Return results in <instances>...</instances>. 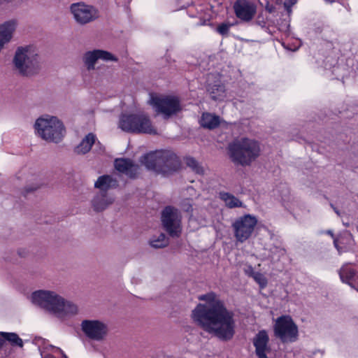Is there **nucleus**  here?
<instances>
[{
  "instance_id": "393cba45",
  "label": "nucleus",
  "mask_w": 358,
  "mask_h": 358,
  "mask_svg": "<svg viewBox=\"0 0 358 358\" xmlns=\"http://www.w3.org/2000/svg\"><path fill=\"white\" fill-rule=\"evenodd\" d=\"M208 91L210 92L213 99L220 100L224 96V87L222 85L215 84L212 86L209 85Z\"/></svg>"
},
{
  "instance_id": "b1692460",
  "label": "nucleus",
  "mask_w": 358,
  "mask_h": 358,
  "mask_svg": "<svg viewBox=\"0 0 358 358\" xmlns=\"http://www.w3.org/2000/svg\"><path fill=\"white\" fill-rule=\"evenodd\" d=\"M148 243L152 248L160 249L168 246L169 240L164 234L161 233L158 235L152 236L150 238Z\"/></svg>"
},
{
  "instance_id": "f257e3e1",
  "label": "nucleus",
  "mask_w": 358,
  "mask_h": 358,
  "mask_svg": "<svg viewBox=\"0 0 358 358\" xmlns=\"http://www.w3.org/2000/svg\"><path fill=\"white\" fill-rule=\"evenodd\" d=\"M198 299L205 303H199L192 310L194 322L203 330L220 340L231 339L235 334L234 313L213 292L200 295Z\"/></svg>"
},
{
  "instance_id": "412c9836",
  "label": "nucleus",
  "mask_w": 358,
  "mask_h": 358,
  "mask_svg": "<svg viewBox=\"0 0 358 358\" xmlns=\"http://www.w3.org/2000/svg\"><path fill=\"white\" fill-rule=\"evenodd\" d=\"M116 186H117V181L108 175L99 177L94 184V187L100 189V192H107L109 189L115 187Z\"/></svg>"
},
{
  "instance_id": "1a4fd4ad",
  "label": "nucleus",
  "mask_w": 358,
  "mask_h": 358,
  "mask_svg": "<svg viewBox=\"0 0 358 358\" xmlns=\"http://www.w3.org/2000/svg\"><path fill=\"white\" fill-rule=\"evenodd\" d=\"M257 224V217L250 214L237 218L232 224L234 234L236 241L243 243L250 238L255 231Z\"/></svg>"
},
{
  "instance_id": "20e7f679",
  "label": "nucleus",
  "mask_w": 358,
  "mask_h": 358,
  "mask_svg": "<svg viewBox=\"0 0 358 358\" xmlns=\"http://www.w3.org/2000/svg\"><path fill=\"white\" fill-rule=\"evenodd\" d=\"M228 150L231 160L242 166H250L260 154L258 142L248 138L235 140L229 145Z\"/></svg>"
},
{
  "instance_id": "72a5a7b5",
  "label": "nucleus",
  "mask_w": 358,
  "mask_h": 358,
  "mask_svg": "<svg viewBox=\"0 0 358 358\" xmlns=\"http://www.w3.org/2000/svg\"><path fill=\"white\" fill-rule=\"evenodd\" d=\"M38 188H39V185H35L34 187H27L26 189V191H27V192H34V191L36 190Z\"/></svg>"
},
{
  "instance_id": "a211bd4d",
  "label": "nucleus",
  "mask_w": 358,
  "mask_h": 358,
  "mask_svg": "<svg viewBox=\"0 0 358 358\" xmlns=\"http://www.w3.org/2000/svg\"><path fill=\"white\" fill-rule=\"evenodd\" d=\"M114 198L107 192H99L94 195L91 201V204L93 210L99 213L105 210L114 202Z\"/></svg>"
},
{
  "instance_id": "39448f33",
  "label": "nucleus",
  "mask_w": 358,
  "mask_h": 358,
  "mask_svg": "<svg viewBox=\"0 0 358 358\" xmlns=\"http://www.w3.org/2000/svg\"><path fill=\"white\" fill-rule=\"evenodd\" d=\"M141 162L147 169L163 175L171 174L180 166L178 157L170 151H156L149 153L143 157Z\"/></svg>"
},
{
  "instance_id": "f3484780",
  "label": "nucleus",
  "mask_w": 358,
  "mask_h": 358,
  "mask_svg": "<svg viewBox=\"0 0 358 358\" xmlns=\"http://www.w3.org/2000/svg\"><path fill=\"white\" fill-rule=\"evenodd\" d=\"M268 343V336L265 331H260L253 338V344L258 358H267L266 353L269 351Z\"/></svg>"
},
{
  "instance_id": "2f4dec72",
  "label": "nucleus",
  "mask_w": 358,
  "mask_h": 358,
  "mask_svg": "<svg viewBox=\"0 0 358 358\" xmlns=\"http://www.w3.org/2000/svg\"><path fill=\"white\" fill-rule=\"evenodd\" d=\"M296 0H285L284 2V7L288 13L291 12V8L296 4Z\"/></svg>"
},
{
  "instance_id": "9b49d317",
  "label": "nucleus",
  "mask_w": 358,
  "mask_h": 358,
  "mask_svg": "<svg viewBox=\"0 0 358 358\" xmlns=\"http://www.w3.org/2000/svg\"><path fill=\"white\" fill-rule=\"evenodd\" d=\"M80 327L88 338L97 342L105 341L109 332L108 324L98 320H85Z\"/></svg>"
},
{
  "instance_id": "473e14b6",
  "label": "nucleus",
  "mask_w": 358,
  "mask_h": 358,
  "mask_svg": "<svg viewBox=\"0 0 358 358\" xmlns=\"http://www.w3.org/2000/svg\"><path fill=\"white\" fill-rule=\"evenodd\" d=\"M182 209L186 212L192 211V206L189 199H186L182 202Z\"/></svg>"
},
{
  "instance_id": "e433bc0d",
  "label": "nucleus",
  "mask_w": 358,
  "mask_h": 358,
  "mask_svg": "<svg viewBox=\"0 0 358 358\" xmlns=\"http://www.w3.org/2000/svg\"><path fill=\"white\" fill-rule=\"evenodd\" d=\"M331 207L334 209V210L337 215H340L338 210L336 208H335L332 203H331Z\"/></svg>"
},
{
  "instance_id": "aec40b11",
  "label": "nucleus",
  "mask_w": 358,
  "mask_h": 358,
  "mask_svg": "<svg viewBox=\"0 0 358 358\" xmlns=\"http://www.w3.org/2000/svg\"><path fill=\"white\" fill-rule=\"evenodd\" d=\"M96 140V136L92 133H89L74 148V152L78 155H85L87 153L91 150L92 146L95 143Z\"/></svg>"
},
{
  "instance_id": "4be33fe9",
  "label": "nucleus",
  "mask_w": 358,
  "mask_h": 358,
  "mask_svg": "<svg viewBox=\"0 0 358 358\" xmlns=\"http://www.w3.org/2000/svg\"><path fill=\"white\" fill-rule=\"evenodd\" d=\"M220 117L211 113H203L200 120L201 125L209 129H213L220 124Z\"/></svg>"
},
{
  "instance_id": "dca6fc26",
  "label": "nucleus",
  "mask_w": 358,
  "mask_h": 358,
  "mask_svg": "<svg viewBox=\"0 0 358 358\" xmlns=\"http://www.w3.org/2000/svg\"><path fill=\"white\" fill-rule=\"evenodd\" d=\"M17 26L16 20H10L0 24V52L10 42Z\"/></svg>"
},
{
  "instance_id": "cd10ccee",
  "label": "nucleus",
  "mask_w": 358,
  "mask_h": 358,
  "mask_svg": "<svg viewBox=\"0 0 358 358\" xmlns=\"http://www.w3.org/2000/svg\"><path fill=\"white\" fill-rule=\"evenodd\" d=\"M1 335L3 338V339L9 341L13 345H17L20 348H22L23 341L17 334L1 332Z\"/></svg>"
},
{
  "instance_id": "a19ab883",
  "label": "nucleus",
  "mask_w": 358,
  "mask_h": 358,
  "mask_svg": "<svg viewBox=\"0 0 358 358\" xmlns=\"http://www.w3.org/2000/svg\"><path fill=\"white\" fill-rule=\"evenodd\" d=\"M62 355L63 358H68L67 356L64 352Z\"/></svg>"
},
{
  "instance_id": "2eb2a0df",
  "label": "nucleus",
  "mask_w": 358,
  "mask_h": 358,
  "mask_svg": "<svg viewBox=\"0 0 358 358\" xmlns=\"http://www.w3.org/2000/svg\"><path fill=\"white\" fill-rule=\"evenodd\" d=\"M236 16L245 22L251 20L256 13L255 5L247 0H238L234 5Z\"/></svg>"
},
{
  "instance_id": "f8f14e48",
  "label": "nucleus",
  "mask_w": 358,
  "mask_h": 358,
  "mask_svg": "<svg viewBox=\"0 0 358 358\" xmlns=\"http://www.w3.org/2000/svg\"><path fill=\"white\" fill-rule=\"evenodd\" d=\"M275 334L283 343L293 342L298 336V328L289 316H281L275 321Z\"/></svg>"
},
{
  "instance_id": "4468645a",
  "label": "nucleus",
  "mask_w": 358,
  "mask_h": 358,
  "mask_svg": "<svg viewBox=\"0 0 358 358\" xmlns=\"http://www.w3.org/2000/svg\"><path fill=\"white\" fill-rule=\"evenodd\" d=\"M99 59L103 62L118 61L117 57L111 52L101 49L87 51L83 54L82 57L84 66L89 71L96 69V64Z\"/></svg>"
},
{
  "instance_id": "0eeeda50",
  "label": "nucleus",
  "mask_w": 358,
  "mask_h": 358,
  "mask_svg": "<svg viewBox=\"0 0 358 358\" xmlns=\"http://www.w3.org/2000/svg\"><path fill=\"white\" fill-rule=\"evenodd\" d=\"M119 127L124 131L155 135L157 129L149 116L144 113L123 114L119 120Z\"/></svg>"
},
{
  "instance_id": "37998d69",
  "label": "nucleus",
  "mask_w": 358,
  "mask_h": 358,
  "mask_svg": "<svg viewBox=\"0 0 358 358\" xmlns=\"http://www.w3.org/2000/svg\"><path fill=\"white\" fill-rule=\"evenodd\" d=\"M357 196H358V194H357Z\"/></svg>"
},
{
  "instance_id": "a878e982",
  "label": "nucleus",
  "mask_w": 358,
  "mask_h": 358,
  "mask_svg": "<svg viewBox=\"0 0 358 358\" xmlns=\"http://www.w3.org/2000/svg\"><path fill=\"white\" fill-rule=\"evenodd\" d=\"M40 351L41 358H55L52 355V352H59L60 354H63V351L59 348L53 346L52 345H44Z\"/></svg>"
},
{
  "instance_id": "6ab92c4d",
  "label": "nucleus",
  "mask_w": 358,
  "mask_h": 358,
  "mask_svg": "<svg viewBox=\"0 0 358 358\" xmlns=\"http://www.w3.org/2000/svg\"><path fill=\"white\" fill-rule=\"evenodd\" d=\"M115 169L130 178H134L138 173V166L131 160L127 159H117L115 161Z\"/></svg>"
},
{
  "instance_id": "c9c22d12",
  "label": "nucleus",
  "mask_w": 358,
  "mask_h": 358,
  "mask_svg": "<svg viewBox=\"0 0 358 358\" xmlns=\"http://www.w3.org/2000/svg\"><path fill=\"white\" fill-rule=\"evenodd\" d=\"M334 246L336 247V248L338 250V251L339 252H341V248L339 247L338 244V241L337 239L334 238Z\"/></svg>"
},
{
  "instance_id": "7ed1b4c3",
  "label": "nucleus",
  "mask_w": 358,
  "mask_h": 358,
  "mask_svg": "<svg viewBox=\"0 0 358 358\" xmlns=\"http://www.w3.org/2000/svg\"><path fill=\"white\" fill-rule=\"evenodd\" d=\"M13 69L21 76L31 78L39 73L42 60L35 48L26 45L18 47L12 60Z\"/></svg>"
},
{
  "instance_id": "4c0bfd02",
  "label": "nucleus",
  "mask_w": 358,
  "mask_h": 358,
  "mask_svg": "<svg viewBox=\"0 0 358 358\" xmlns=\"http://www.w3.org/2000/svg\"><path fill=\"white\" fill-rule=\"evenodd\" d=\"M194 221H195L194 218L193 217L192 215H191L190 217H189V224L190 225L192 224L193 222H194Z\"/></svg>"
},
{
  "instance_id": "58836bf2",
  "label": "nucleus",
  "mask_w": 358,
  "mask_h": 358,
  "mask_svg": "<svg viewBox=\"0 0 358 358\" xmlns=\"http://www.w3.org/2000/svg\"><path fill=\"white\" fill-rule=\"evenodd\" d=\"M4 344V340L1 338H0V348Z\"/></svg>"
},
{
  "instance_id": "f704fd0d",
  "label": "nucleus",
  "mask_w": 358,
  "mask_h": 358,
  "mask_svg": "<svg viewBox=\"0 0 358 358\" xmlns=\"http://www.w3.org/2000/svg\"><path fill=\"white\" fill-rule=\"evenodd\" d=\"M245 272L249 274V275H253V273H255L254 271H253V268L252 266H248V268L245 270Z\"/></svg>"
},
{
  "instance_id": "423d86ee",
  "label": "nucleus",
  "mask_w": 358,
  "mask_h": 358,
  "mask_svg": "<svg viewBox=\"0 0 358 358\" xmlns=\"http://www.w3.org/2000/svg\"><path fill=\"white\" fill-rule=\"evenodd\" d=\"M36 135L48 142L59 143L65 134V128L57 117L43 115L36 119L34 123Z\"/></svg>"
},
{
  "instance_id": "c756f323",
  "label": "nucleus",
  "mask_w": 358,
  "mask_h": 358,
  "mask_svg": "<svg viewBox=\"0 0 358 358\" xmlns=\"http://www.w3.org/2000/svg\"><path fill=\"white\" fill-rule=\"evenodd\" d=\"M252 277L254 280L259 283L262 287L266 286L267 281L265 277L260 273L255 272L253 273Z\"/></svg>"
},
{
  "instance_id": "f03ea898",
  "label": "nucleus",
  "mask_w": 358,
  "mask_h": 358,
  "mask_svg": "<svg viewBox=\"0 0 358 358\" xmlns=\"http://www.w3.org/2000/svg\"><path fill=\"white\" fill-rule=\"evenodd\" d=\"M31 301L34 305L59 318L76 315L79 310L76 303L50 290L34 292L31 295Z\"/></svg>"
},
{
  "instance_id": "79ce46f5",
  "label": "nucleus",
  "mask_w": 358,
  "mask_h": 358,
  "mask_svg": "<svg viewBox=\"0 0 358 358\" xmlns=\"http://www.w3.org/2000/svg\"><path fill=\"white\" fill-rule=\"evenodd\" d=\"M267 10H268L269 13H272V11H273V9L271 8H267Z\"/></svg>"
},
{
  "instance_id": "6e6552de",
  "label": "nucleus",
  "mask_w": 358,
  "mask_h": 358,
  "mask_svg": "<svg viewBox=\"0 0 358 358\" xmlns=\"http://www.w3.org/2000/svg\"><path fill=\"white\" fill-rule=\"evenodd\" d=\"M151 103L155 111L162 114L164 119L177 115L183 108L179 98L175 96L152 97Z\"/></svg>"
},
{
  "instance_id": "7c9ffc66",
  "label": "nucleus",
  "mask_w": 358,
  "mask_h": 358,
  "mask_svg": "<svg viewBox=\"0 0 358 358\" xmlns=\"http://www.w3.org/2000/svg\"><path fill=\"white\" fill-rule=\"evenodd\" d=\"M230 27H231L230 24L222 23L217 27V31L221 35H227L229 33Z\"/></svg>"
},
{
  "instance_id": "5701e85b",
  "label": "nucleus",
  "mask_w": 358,
  "mask_h": 358,
  "mask_svg": "<svg viewBox=\"0 0 358 358\" xmlns=\"http://www.w3.org/2000/svg\"><path fill=\"white\" fill-rule=\"evenodd\" d=\"M220 198L224 202L226 206L229 208L245 207L242 201L230 193L220 192Z\"/></svg>"
},
{
  "instance_id": "ddd939ff",
  "label": "nucleus",
  "mask_w": 358,
  "mask_h": 358,
  "mask_svg": "<svg viewBox=\"0 0 358 358\" xmlns=\"http://www.w3.org/2000/svg\"><path fill=\"white\" fill-rule=\"evenodd\" d=\"M70 10L73 19L80 25L94 22L99 17V12L95 7L83 2L71 4Z\"/></svg>"
},
{
  "instance_id": "9d476101",
  "label": "nucleus",
  "mask_w": 358,
  "mask_h": 358,
  "mask_svg": "<svg viewBox=\"0 0 358 358\" xmlns=\"http://www.w3.org/2000/svg\"><path fill=\"white\" fill-rule=\"evenodd\" d=\"M181 219V214L177 208L166 206L163 210L162 213V226L170 236H180L182 231Z\"/></svg>"
},
{
  "instance_id": "ea45409f",
  "label": "nucleus",
  "mask_w": 358,
  "mask_h": 358,
  "mask_svg": "<svg viewBox=\"0 0 358 358\" xmlns=\"http://www.w3.org/2000/svg\"><path fill=\"white\" fill-rule=\"evenodd\" d=\"M327 234H329L331 237H334V234L331 231H330V230L327 231Z\"/></svg>"
},
{
  "instance_id": "c85d7f7f",
  "label": "nucleus",
  "mask_w": 358,
  "mask_h": 358,
  "mask_svg": "<svg viewBox=\"0 0 358 358\" xmlns=\"http://www.w3.org/2000/svg\"><path fill=\"white\" fill-rule=\"evenodd\" d=\"M186 164L193 171L199 175L204 173V169L201 164L193 157H187L186 159Z\"/></svg>"
},
{
  "instance_id": "bb28decb",
  "label": "nucleus",
  "mask_w": 358,
  "mask_h": 358,
  "mask_svg": "<svg viewBox=\"0 0 358 358\" xmlns=\"http://www.w3.org/2000/svg\"><path fill=\"white\" fill-rule=\"evenodd\" d=\"M355 275V272L353 269L350 268L347 266H343L339 271V275L341 280L343 282L348 283L350 285V281L352 280Z\"/></svg>"
}]
</instances>
